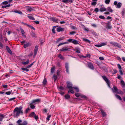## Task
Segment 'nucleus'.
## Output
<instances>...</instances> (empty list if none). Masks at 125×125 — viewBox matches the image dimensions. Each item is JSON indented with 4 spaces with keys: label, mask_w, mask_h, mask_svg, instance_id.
I'll return each mask as SVG.
<instances>
[{
    "label": "nucleus",
    "mask_w": 125,
    "mask_h": 125,
    "mask_svg": "<svg viewBox=\"0 0 125 125\" xmlns=\"http://www.w3.org/2000/svg\"><path fill=\"white\" fill-rule=\"evenodd\" d=\"M88 67L90 69L93 70L94 69V67L93 64L91 63H89L88 64Z\"/></svg>",
    "instance_id": "1a4fd4ad"
},
{
    "label": "nucleus",
    "mask_w": 125,
    "mask_h": 125,
    "mask_svg": "<svg viewBox=\"0 0 125 125\" xmlns=\"http://www.w3.org/2000/svg\"><path fill=\"white\" fill-rule=\"evenodd\" d=\"M34 118L36 120H37L38 119V117L36 115H35L34 116Z\"/></svg>",
    "instance_id": "680f3d73"
},
{
    "label": "nucleus",
    "mask_w": 125,
    "mask_h": 125,
    "mask_svg": "<svg viewBox=\"0 0 125 125\" xmlns=\"http://www.w3.org/2000/svg\"><path fill=\"white\" fill-rule=\"evenodd\" d=\"M72 43L75 44H79L78 41L77 40L73 39Z\"/></svg>",
    "instance_id": "6ab92c4d"
},
{
    "label": "nucleus",
    "mask_w": 125,
    "mask_h": 125,
    "mask_svg": "<svg viewBox=\"0 0 125 125\" xmlns=\"http://www.w3.org/2000/svg\"><path fill=\"white\" fill-rule=\"evenodd\" d=\"M8 3V2L7 1H6L2 2V4H3L6 5Z\"/></svg>",
    "instance_id": "09e8293b"
},
{
    "label": "nucleus",
    "mask_w": 125,
    "mask_h": 125,
    "mask_svg": "<svg viewBox=\"0 0 125 125\" xmlns=\"http://www.w3.org/2000/svg\"><path fill=\"white\" fill-rule=\"evenodd\" d=\"M65 67L66 70V72L69 73L68 64L67 63H66L65 64Z\"/></svg>",
    "instance_id": "9d476101"
},
{
    "label": "nucleus",
    "mask_w": 125,
    "mask_h": 125,
    "mask_svg": "<svg viewBox=\"0 0 125 125\" xmlns=\"http://www.w3.org/2000/svg\"><path fill=\"white\" fill-rule=\"evenodd\" d=\"M80 97L81 98H87V97L85 95H81Z\"/></svg>",
    "instance_id": "864d4df0"
},
{
    "label": "nucleus",
    "mask_w": 125,
    "mask_h": 125,
    "mask_svg": "<svg viewBox=\"0 0 125 125\" xmlns=\"http://www.w3.org/2000/svg\"><path fill=\"white\" fill-rule=\"evenodd\" d=\"M69 1L68 0H62V2L64 3H68Z\"/></svg>",
    "instance_id": "3c124183"
},
{
    "label": "nucleus",
    "mask_w": 125,
    "mask_h": 125,
    "mask_svg": "<svg viewBox=\"0 0 125 125\" xmlns=\"http://www.w3.org/2000/svg\"><path fill=\"white\" fill-rule=\"evenodd\" d=\"M38 49V46H35V49H34V56H35L36 54Z\"/></svg>",
    "instance_id": "9b49d317"
},
{
    "label": "nucleus",
    "mask_w": 125,
    "mask_h": 125,
    "mask_svg": "<svg viewBox=\"0 0 125 125\" xmlns=\"http://www.w3.org/2000/svg\"><path fill=\"white\" fill-rule=\"evenodd\" d=\"M106 45V43H101V46H103Z\"/></svg>",
    "instance_id": "338daca9"
},
{
    "label": "nucleus",
    "mask_w": 125,
    "mask_h": 125,
    "mask_svg": "<svg viewBox=\"0 0 125 125\" xmlns=\"http://www.w3.org/2000/svg\"><path fill=\"white\" fill-rule=\"evenodd\" d=\"M102 77L103 78L104 80L107 83L108 86L109 87H110V82L109 80L107 79V78L105 76H102Z\"/></svg>",
    "instance_id": "20e7f679"
},
{
    "label": "nucleus",
    "mask_w": 125,
    "mask_h": 125,
    "mask_svg": "<svg viewBox=\"0 0 125 125\" xmlns=\"http://www.w3.org/2000/svg\"><path fill=\"white\" fill-rule=\"evenodd\" d=\"M47 82L46 78H44L43 82V84H47Z\"/></svg>",
    "instance_id": "393cba45"
},
{
    "label": "nucleus",
    "mask_w": 125,
    "mask_h": 125,
    "mask_svg": "<svg viewBox=\"0 0 125 125\" xmlns=\"http://www.w3.org/2000/svg\"><path fill=\"white\" fill-rule=\"evenodd\" d=\"M118 94H123V92L120 90H118L117 92V93Z\"/></svg>",
    "instance_id": "7c9ffc66"
},
{
    "label": "nucleus",
    "mask_w": 125,
    "mask_h": 125,
    "mask_svg": "<svg viewBox=\"0 0 125 125\" xmlns=\"http://www.w3.org/2000/svg\"><path fill=\"white\" fill-rule=\"evenodd\" d=\"M65 98L68 99L70 98V96L69 95L67 94L65 95Z\"/></svg>",
    "instance_id": "8fccbe9b"
},
{
    "label": "nucleus",
    "mask_w": 125,
    "mask_h": 125,
    "mask_svg": "<svg viewBox=\"0 0 125 125\" xmlns=\"http://www.w3.org/2000/svg\"><path fill=\"white\" fill-rule=\"evenodd\" d=\"M67 86L68 88L70 89H72V85L69 82H67Z\"/></svg>",
    "instance_id": "0eeeda50"
},
{
    "label": "nucleus",
    "mask_w": 125,
    "mask_h": 125,
    "mask_svg": "<svg viewBox=\"0 0 125 125\" xmlns=\"http://www.w3.org/2000/svg\"><path fill=\"white\" fill-rule=\"evenodd\" d=\"M115 96L117 99H119L120 100H122L121 97L120 96L116 94H115Z\"/></svg>",
    "instance_id": "4be33fe9"
},
{
    "label": "nucleus",
    "mask_w": 125,
    "mask_h": 125,
    "mask_svg": "<svg viewBox=\"0 0 125 125\" xmlns=\"http://www.w3.org/2000/svg\"><path fill=\"white\" fill-rule=\"evenodd\" d=\"M57 57L61 60H64V58L61 54H58L57 55Z\"/></svg>",
    "instance_id": "dca6fc26"
},
{
    "label": "nucleus",
    "mask_w": 125,
    "mask_h": 125,
    "mask_svg": "<svg viewBox=\"0 0 125 125\" xmlns=\"http://www.w3.org/2000/svg\"><path fill=\"white\" fill-rule=\"evenodd\" d=\"M99 18H100L102 19H105V17L104 16H99Z\"/></svg>",
    "instance_id": "5fc2aeb1"
},
{
    "label": "nucleus",
    "mask_w": 125,
    "mask_h": 125,
    "mask_svg": "<svg viewBox=\"0 0 125 125\" xmlns=\"http://www.w3.org/2000/svg\"><path fill=\"white\" fill-rule=\"evenodd\" d=\"M101 112L103 115V116L104 117L106 115V114L102 109H101Z\"/></svg>",
    "instance_id": "412c9836"
},
{
    "label": "nucleus",
    "mask_w": 125,
    "mask_h": 125,
    "mask_svg": "<svg viewBox=\"0 0 125 125\" xmlns=\"http://www.w3.org/2000/svg\"><path fill=\"white\" fill-rule=\"evenodd\" d=\"M13 12L16 13H19L20 14H22V12L21 11H19L17 10H14Z\"/></svg>",
    "instance_id": "bb28decb"
},
{
    "label": "nucleus",
    "mask_w": 125,
    "mask_h": 125,
    "mask_svg": "<svg viewBox=\"0 0 125 125\" xmlns=\"http://www.w3.org/2000/svg\"><path fill=\"white\" fill-rule=\"evenodd\" d=\"M68 42H63V43H61L59 44L58 45V46L59 47L61 45H62L63 44H68Z\"/></svg>",
    "instance_id": "c756f323"
},
{
    "label": "nucleus",
    "mask_w": 125,
    "mask_h": 125,
    "mask_svg": "<svg viewBox=\"0 0 125 125\" xmlns=\"http://www.w3.org/2000/svg\"><path fill=\"white\" fill-rule=\"evenodd\" d=\"M73 88L75 89L76 90V92H78L79 91V89L77 87H73Z\"/></svg>",
    "instance_id": "a19ab883"
},
{
    "label": "nucleus",
    "mask_w": 125,
    "mask_h": 125,
    "mask_svg": "<svg viewBox=\"0 0 125 125\" xmlns=\"http://www.w3.org/2000/svg\"><path fill=\"white\" fill-rule=\"evenodd\" d=\"M95 46L96 47H101V44H100L95 45Z\"/></svg>",
    "instance_id": "69168bd1"
},
{
    "label": "nucleus",
    "mask_w": 125,
    "mask_h": 125,
    "mask_svg": "<svg viewBox=\"0 0 125 125\" xmlns=\"http://www.w3.org/2000/svg\"><path fill=\"white\" fill-rule=\"evenodd\" d=\"M96 2H94L92 3L91 5H92L95 6L96 5Z\"/></svg>",
    "instance_id": "6e6d98bb"
},
{
    "label": "nucleus",
    "mask_w": 125,
    "mask_h": 125,
    "mask_svg": "<svg viewBox=\"0 0 125 125\" xmlns=\"http://www.w3.org/2000/svg\"><path fill=\"white\" fill-rule=\"evenodd\" d=\"M83 40L84 41L87 42L88 43H90V41L89 40L83 38Z\"/></svg>",
    "instance_id": "c9c22d12"
},
{
    "label": "nucleus",
    "mask_w": 125,
    "mask_h": 125,
    "mask_svg": "<svg viewBox=\"0 0 125 125\" xmlns=\"http://www.w3.org/2000/svg\"><path fill=\"white\" fill-rule=\"evenodd\" d=\"M57 26H54L53 27V28L52 30V32L54 33H55V28Z\"/></svg>",
    "instance_id": "cd10ccee"
},
{
    "label": "nucleus",
    "mask_w": 125,
    "mask_h": 125,
    "mask_svg": "<svg viewBox=\"0 0 125 125\" xmlns=\"http://www.w3.org/2000/svg\"><path fill=\"white\" fill-rule=\"evenodd\" d=\"M34 62H33L31 64L28 65L27 67L28 68H29L31 67L32 66L33 64L34 63Z\"/></svg>",
    "instance_id": "e433bc0d"
},
{
    "label": "nucleus",
    "mask_w": 125,
    "mask_h": 125,
    "mask_svg": "<svg viewBox=\"0 0 125 125\" xmlns=\"http://www.w3.org/2000/svg\"><path fill=\"white\" fill-rule=\"evenodd\" d=\"M114 5L116 6V8H120L122 5V4L121 2H119L117 3L116 1H114Z\"/></svg>",
    "instance_id": "f03ea898"
},
{
    "label": "nucleus",
    "mask_w": 125,
    "mask_h": 125,
    "mask_svg": "<svg viewBox=\"0 0 125 125\" xmlns=\"http://www.w3.org/2000/svg\"><path fill=\"white\" fill-rule=\"evenodd\" d=\"M113 89H112V90L113 93H117L118 90L117 89V87L115 86H113Z\"/></svg>",
    "instance_id": "423d86ee"
},
{
    "label": "nucleus",
    "mask_w": 125,
    "mask_h": 125,
    "mask_svg": "<svg viewBox=\"0 0 125 125\" xmlns=\"http://www.w3.org/2000/svg\"><path fill=\"white\" fill-rule=\"evenodd\" d=\"M55 67H53L51 68V73H53V72L54 71L55 69Z\"/></svg>",
    "instance_id": "79ce46f5"
},
{
    "label": "nucleus",
    "mask_w": 125,
    "mask_h": 125,
    "mask_svg": "<svg viewBox=\"0 0 125 125\" xmlns=\"http://www.w3.org/2000/svg\"><path fill=\"white\" fill-rule=\"evenodd\" d=\"M63 39L62 38H60L58 39V40L56 42H58L60 41H61L63 40Z\"/></svg>",
    "instance_id": "de8ad7c7"
},
{
    "label": "nucleus",
    "mask_w": 125,
    "mask_h": 125,
    "mask_svg": "<svg viewBox=\"0 0 125 125\" xmlns=\"http://www.w3.org/2000/svg\"><path fill=\"white\" fill-rule=\"evenodd\" d=\"M22 107L20 106L19 107H16L15 108L13 111L14 117H18L20 114H23V112L22 110Z\"/></svg>",
    "instance_id": "f257e3e1"
},
{
    "label": "nucleus",
    "mask_w": 125,
    "mask_h": 125,
    "mask_svg": "<svg viewBox=\"0 0 125 125\" xmlns=\"http://www.w3.org/2000/svg\"><path fill=\"white\" fill-rule=\"evenodd\" d=\"M106 27L108 29H111L112 28L111 25L109 24L107 25Z\"/></svg>",
    "instance_id": "c85d7f7f"
},
{
    "label": "nucleus",
    "mask_w": 125,
    "mask_h": 125,
    "mask_svg": "<svg viewBox=\"0 0 125 125\" xmlns=\"http://www.w3.org/2000/svg\"><path fill=\"white\" fill-rule=\"evenodd\" d=\"M99 59L101 60H104V58L102 57H99Z\"/></svg>",
    "instance_id": "774afa93"
},
{
    "label": "nucleus",
    "mask_w": 125,
    "mask_h": 125,
    "mask_svg": "<svg viewBox=\"0 0 125 125\" xmlns=\"http://www.w3.org/2000/svg\"><path fill=\"white\" fill-rule=\"evenodd\" d=\"M40 101V100L39 99H37L33 100L32 102V103H38Z\"/></svg>",
    "instance_id": "2eb2a0df"
},
{
    "label": "nucleus",
    "mask_w": 125,
    "mask_h": 125,
    "mask_svg": "<svg viewBox=\"0 0 125 125\" xmlns=\"http://www.w3.org/2000/svg\"><path fill=\"white\" fill-rule=\"evenodd\" d=\"M69 49H70L68 48V47H64L62 48L59 50L58 51L60 52H65L69 51Z\"/></svg>",
    "instance_id": "7ed1b4c3"
},
{
    "label": "nucleus",
    "mask_w": 125,
    "mask_h": 125,
    "mask_svg": "<svg viewBox=\"0 0 125 125\" xmlns=\"http://www.w3.org/2000/svg\"><path fill=\"white\" fill-rule=\"evenodd\" d=\"M75 95L77 97H78L80 96L81 95L79 93H76L75 94Z\"/></svg>",
    "instance_id": "603ef678"
},
{
    "label": "nucleus",
    "mask_w": 125,
    "mask_h": 125,
    "mask_svg": "<svg viewBox=\"0 0 125 125\" xmlns=\"http://www.w3.org/2000/svg\"><path fill=\"white\" fill-rule=\"evenodd\" d=\"M35 115V113L34 112L31 113L30 115V117H32Z\"/></svg>",
    "instance_id": "c03bdc74"
},
{
    "label": "nucleus",
    "mask_w": 125,
    "mask_h": 125,
    "mask_svg": "<svg viewBox=\"0 0 125 125\" xmlns=\"http://www.w3.org/2000/svg\"><path fill=\"white\" fill-rule=\"evenodd\" d=\"M31 35L33 38L35 37V34L34 33H31Z\"/></svg>",
    "instance_id": "49530a36"
},
{
    "label": "nucleus",
    "mask_w": 125,
    "mask_h": 125,
    "mask_svg": "<svg viewBox=\"0 0 125 125\" xmlns=\"http://www.w3.org/2000/svg\"><path fill=\"white\" fill-rule=\"evenodd\" d=\"M53 22H58L59 21V20L54 17H52L51 18Z\"/></svg>",
    "instance_id": "f8f14e48"
},
{
    "label": "nucleus",
    "mask_w": 125,
    "mask_h": 125,
    "mask_svg": "<svg viewBox=\"0 0 125 125\" xmlns=\"http://www.w3.org/2000/svg\"><path fill=\"white\" fill-rule=\"evenodd\" d=\"M33 104V103H32L31 102V103L30 104V106L31 108L32 109H34L35 107V106L32 104Z\"/></svg>",
    "instance_id": "b1692460"
},
{
    "label": "nucleus",
    "mask_w": 125,
    "mask_h": 125,
    "mask_svg": "<svg viewBox=\"0 0 125 125\" xmlns=\"http://www.w3.org/2000/svg\"><path fill=\"white\" fill-rule=\"evenodd\" d=\"M29 46V43H27L25 44L24 46V47L25 48H26L28 47Z\"/></svg>",
    "instance_id": "4c0bfd02"
},
{
    "label": "nucleus",
    "mask_w": 125,
    "mask_h": 125,
    "mask_svg": "<svg viewBox=\"0 0 125 125\" xmlns=\"http://www.w3.org/2000/svg\"><path fill=\"white\" fill-rule=\"evenodd\" d=\"M29 62V60H28L27 61L25 62H22V63L23 64L26 65L28 64Z\"/></svg>",
    "instance_id": "5701e85b"
},
{
    "label": "nucleus",
    "mask_w": 125,
    "mask_h": 125,
    "mask_svg": "<svg viewBox=\"0 0 125 125\" xmlns=\"http://www.w3.org/2000/svg\"><path fill=\"white\" fill-rule=\"evenodd\" d=\"M121 85L122 87H124L125 86V83L123 80H122L121 81Z\"/></svg>",
    "instance_id": "f3484780"
},
{
    "label": "nucleus",
    "mask_w": 125,
    "mask_h": 125,
    "mask_svg": "<svg viewBox=\"0 0 125 125\" xmlns=\"http://www.w3.org/2000/svg\"><path fill=\"white\" fill-rule=\"evenodd\" d=\"M12 91L11 90L10 91H8L6 92L5 93V94L7 95H9L11 94V93L12 92Z\"/></svg>",
    "instance_id": "58836bf2"
},
{
    "label": "nucleus",
    "mask_w": 125,
    "mask_h": 125,
    "mask_svg": "<svg viewBox=\"0 0 125 125\" xmlns=\"http://www.w3.org/2000/svg\"><path fill=\"white\" fill-rule=\"evenodd\" d=\"M6 49L8 51V52L10 54L12 53V52L10 49L9 47H8L7 46H6Z\"/></svg>",
    "instance_id": "aec40b11"
},
{
    "label": "nucleus",
    "mask_w": 125,
    "mask_h": 125,
    "mask_svg": "<svg viewBox=\"0 0 125 125\" xmlns=\"http://www.w3.org/2000/svg\"><path fill=\"white\" fill-rule=\"evenodd\" d=\"M75 32L74 31H73L72 32H70V34L71 35H73L75 33Z\"/></svg>",
    "instance_id": "13d9d810"
},
{
    "label": "nucleus",
    "mask_w": 125,
    "mask_h": 125,
    "mask_svg": "<svg viewBox=\"0 0 125 125\" xmlns=\"http://www.w3.org/2000/svg\"><path fill=\"white\" fill-rule=\"evenodd\" d=\"M94 11L96 12H97L99 11V9L97 8H96L95 9Z\"/></svg>",
    "instance_id": "052dcab7"
},
{
    "label": "nucleus",
    "mask_w": 125,
    "mask_h": 125,
    "mask_svg": "<svg viewBox=\"0 0 125 125\" xmlns=\"http://www.w3.org/2000/svg\"><path fill=\"white\" fill-rule=\"evenodd\" d=\"M30 110V109H29V108H27L26 111H25V113H27L28 112V111Z\"/></svg>",
    "instance_id": "e2e57ef3"
},
{
    "label": "nucleus",
    "mask_w": 125,
    "mask_h": 125,
    "mask_svg": "<svg viewBox=\"0 0 125 125\" xmlns=\"http://www.w3.org/2000/svg\"><path fill=\"white\" fill-rule=\"evenodd\" d=\"M64 30L61 27H59L57 28V31L58 32L63 31Z\"/></svg>",
    "instance_id": "4468645a"
},
{
    "label": "nucleus",
    "mask_w": 125,
    "mask_h": 125,
    "mask_svg": "<svg viewBox=\"0 0 125 125\" xmlns=\"http://www.w3.org/2000/svg\"><path fill=\"white\" fill-rule=\"evenodd\" d=\"M100 11L101 12H103L106 10V9L105 8H104L103 6H102L101 5V7L100 8Z\"/></svg>",
    "instance_id": "6e6552de"
},
{
    "label": "nucleus",
    "mask_w": 125,
    "mask_h": 125,
    "mask_svg": "<svg viewBox=\"0 0 125 125\" xmlns=\"http://www.w3.org/2000/svg\"><path fill=\"white\" fill-rule=\"evenodd\" d=\"M110 43L112 44L114 46L116 47L119 48H121V46L118 43L113 42H111Z\"/></svg>",
    "instance_id": "39448f33"
},
{
    "label": "nucleus",
    "mask_w": 125,
    "mask_h": 125,
    "mask_svg": "<svg viewBox=\"0 0 125 125\" xmlns=\"http://www.w3.org/2000/svg\"><path fill=\"white\" fill-rule=\"evenodd\" d=\"M73 39H69L67 40V41L69 42H71L72 43V42L73 41Z\"/></svg>",
    "instance_id": "bf43d9fd"
},
{
    "label": "nucleus",
    "mask_w": 125,
    "mask_h": 125,
    "mask_svg": "<svg viewBox=\"0 0 125 125\" xmlns=\"http://www.w3.org/2000/svg\"><path fill=\"white\" fill-rule=\"evenodd\" d=\"M57 78V75H54L53 76V79H54V81H55L56 80Z\"/></svg>",
    "instance_id": "473e14b6"
},
{
    "label": "nucleus",
    "mask_w": 125,
    "mask_h": 125,
    "mask_svg": "<svg viewBox=\"0 0 125 125\" xmlns=\"http://www.w3.org/2000/svg\"><path fill=\"white\" fill-rule=\"evenodd\" d=\"M21 69L23 71H25L26 72H28L29 71V70L26 68H21Z\"/></svg>",
    "instance_id": "72a5a7b5"
},
{
    "label": "nucleus",
    "mask_w": 125,
    "mask_h": 125,
    "mask_svg": "<svg viewBox=\"0 0 125 125\" xmlns=\"http://www.w3.org/2000/svg\"><path fill=\"white\" fill-rule=\"evenodd\" d=\"M22 122V120L20 119H19L18 120V121H17V123L18 124V125H19L20 124H21V123Z\"/></svg>",
    "instance_id": "f704fd0d"
},
{
    "label": "nucleus",
    "mask_w": 125,
    "mask_h": 125,
    "mask_svg": "<svg viewBox=\"0 0 125 125\" xmlns=\"http://www.w3.org/2000/svg\"><path fill=\"white\" fill-rule=\"evenodd\" d=\"M2 86L4 88H7L8 87L7 85H3Z\"/></svg>",
    "instance_id": "0e129e2a"
},
{
    "label": "nucleus",
    "mask_w": 125,
    "mask_h": 125,
    "mask_svg": "<svg viewBox=\"0 0 125 125\" xmlns=\"http://www.w3.org/2000/svg\"><path fill=\"white\" fill-rule=\"evenodd\" d=\"M21 33L23 35L22 36H24L25 37V36L24 35V34L25 33V32L24 30L22 29H21Z\"/></svg>",
    "instance_id": "2f4dec72"
},
{
    "label": "nucleus",
    "mask_w": 125,
    "mask_h": 125,
    "mask_svg": "<svg viewBox=\"0 0 125 125\" xmlns=\"http://www.w3.org/2000/svg\"><path fill=\"white\" fill-rule=\"evenodd\" d=\"M107 10L109 12H112L113 11L112 9L110 7H107Z\"/></svg>",
    "instance_id": "a878e982"
},
{
    "label": "nucleus",
    "mask_w": 125,
    "mask_h": 125,
    "mask_svg": "<svg viewBox=\"0 0 125 125\" xmlns=\"http://www.w3.org/2000/svg\"><path fill=\"white\" fill-rule=\"evenodd\" d=\"M51 115H49L47 116V117L46 118V119L48 121H49L50 120V118L51 117Z\"/></svg>",
    "instance_id": "4d7b16f0"
},
{
    "label": "nucleus",
    "mask_w": 125,
    "mask_h": 125,
    "mask_svg": "<svg viewBox=\"0 0 125 125\" xmlns=\"http://www.w3.org/2000/svg\"><path fill=\"white\" fill-rule=\"evenodd\" d=\"M27 9V10L29 11H31L33 10L32 9L30 6H26V7Z\"/></svg>",
    "instance_id": "a211bd4d"
},
{
    "label": "nucleus",
    "mask_w": 125,
    "mask_h": 125,
    "mask_svg": "<svg viewBox=\"0 0 125 125\" xmlns=\"http://www.w3.org/2000/svg\"><path fill=\"white\" fill-rule=\"evenodd\" d=\"M27 17L31 20H35V18L33 17L31 14H28L27 16Z\"/></svg>",
    "instance_id": "ddd939ff"
},
{
    "label": "nucleus",
    "mask_w": 125,
    "mask_h": 125,
    "mask_svg": "<svg viewBox=\"0 0 125 125\" xmlns=\"http://www.w3.org/2000/svg\"><path fill=\"white\" fill-rule=\"evenodd\" d=\"M110 0H105V3L106 4H108L110 2Z\"/></svg>",
    "instance_id": "ea45409f"
},
{
    "label": "nucleus",
    "mask_w": 125,
    "mask_h": 125,
    "mask_svg": "<svg viewBox=\"0 0 125 125\" xmlns=\"http://www.w3.org/2000/svg\"><path fill=\"white\" fill-rule=\"evenodd\" d=\"M117 66L118 68L120 70H121L122 67L119 64H117Z\"/></svg>",
    "instance_id": "a18cd8bd"
},
{
    "label": "nucleus",
    "mask_w": 125,
    "mask_h": 125,
    "mask_svg": "<svg viewBox=\"0 0 125 125\" xmlns=\"http://www.w3.org/2000/svg\"><path fill=\"white\" fill-rule=\"evenodd\" d=\"M28 26L31 29H33L34 30L35 29V28L33 26L31 25L28 24Z\"/></svg>",
    "instance_id": "37998d69"
}]
</instances>
